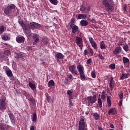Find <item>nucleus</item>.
<instances>
[{
    "label": "nucleus",
    "mask_w": 130,
    "mask_h": 130,
    "mask_svg": "<svg viewBox=\"0 0 130 130\" xmlns=\"http://www.w3.org/2000/svg\"><path fill=\"white\" fill-rule=\"evenodd\" d=\"M56 57L58 59H63V57H64V56L61 53H57L56 54Z\"/></svg>",
    "instance_id": "nucleus-25"
},
{
    "label": "nucleus",
    "mask_w": 130,
    "mask_h": 130,
    "mask_svg": "<svg viewBox=\"0 0 130 130\" xmlns=\"http://www.w3.org/2000/svg\"><path fill=\"white\" fill-rule=\"evenodd\" d=\"M16 41L18 43H24L25 42V38L24 37H17Z\"/></svg>",
    "instance_id": "nucleus-16"
},
{
    "label": "nucleus",
    "mask_w": 130,
    "mask_h": 130,
    "mask_svg": "<svg viewBox=\"0 0 130 130\" xmlns=\"http://www.w3.org/2000/svg\"><path fill=\"white\" fill-rule=\"evenodd\" d=\"M70 81H73V75H72V74L69 75L68 78H65L66 84H69Z\"/></svg>",
    "instance_id": "nucleus-17"
},
{
    "label": "nucleus",
    "mask_w": 130,
    "mask_h": 130,
    "mask_svg": "<svg viewBox=\"0 0 130 130\" xmlns=\"http://www.w3.org/2000/svg\"><path fill=\"white\" fill-rule=\"evenodd\" d=\"M86 126H87V124L85 122V119L81 118L79 121L78 130H87Z\"/></svg>",
    "instance_id": "nucleus-4"
},
{
    "label": "nucleus",
    "mask_w": 130,
    "mask_h": 130,
    "mask_svg": "<svg viewBox=\"0 0 130 130\" xmlns=\"http://www.w3.org/2000/svg\"><path fill=\"white\" fill-rule=\"evenodd\" d=\"M11 126L7 124H4L1 126L0 128L1 130H8Z\"/></svg>",
    "instance_id": "nucleus-21"
},
{
    "label": "nucleus",
    "mask_w": 130,
    "mask_h": 130,
    "mask_svg": "<svg viewBox=\"0 0 130 130\" xmlns=\"http://www.w3.org/2000/svg\"><path fill=\"white\" fill-rule=\"evenodd\" d=\"M37 119V115L36 114V113H34L32 115V120L34 122V121H36Z\"/></svg>",
    "instance_id": "nucleus-33"
},
{
    "label": "nucleus",
    "mask_w": 130,
    "mask_h": 130,
    "mask_svg": "<svg viewBox=\"0 0 130 130\" xmlns=\"http://www.w3.org/2000/svg\"><path fill=\"white\" fill-rule=\"evenodd\" d=\"M88 50H89L91 54H92V55H93V54L94 53V51H93V49H92V48H88Z\"/></svg>",
    "instance_id": "nucleus-48"
},
{
    "label": "nucleus",
    "mask_w": 130,
    "mask_h": 130,
    "mask_svg": "<svg viewBox=\"0 0 130 130\" xmlns=\"http://www.w3.org/2000/svg\"><path fill=\"white\" fill-rule=\"evenodd\" d=\"M101 95L99 94V98L98 100V103L100 108H102V100H101Z\"/></svg>",
    "instance_id": "nucleus-19"
},
{
    "label": "nucleus",
    "mask_w": 130,
    "mask_h": 130,
    "mask_svg": "<svg viewBox=\"0 0 130 130\" xmlns=\"http://www.w3.org/2000/svg\"><path fill=\"white\" fill-rule=\"evenodd\" d=\"M109 68H110V69H111V70H115V64L113 63V64H110Z\"/></svg>",
    "instance_id": "nucleus-40"
},
{
    "label": "nucleus",
    "mask_w": 130,
    "mask_h": 130,
    "mask_svg": "<svg viewBox=\"0 0 130 130\" xmlns=\"http://www.w3.org/2000/svg\"><path fill=\"white\" fill-rule=\"evenodd\" d=\"M75 42L77 45L83 44V39L79 36H77L76 38Z\"/></svg>",
    "instance_id": "nucleus-13"
},
{
    "label": "nucleus",
    "mask_w": 130,
    "mask_h": 130,
    "mask_svg": "<svg viewBox=\"0 0 130 130\" xmlns=\"http://www.w3.org/2000/svg\"><path fill=\"white\" fill-rule=\"evenodd\" d=\"M8 115L9 116V118L10 119V120L13 125H15L16 124V117H15V116L14 115V114L12 113H10L8 114Z\"/></svg>",
    "instance_id": "nucleus-9"
},
{
    "label": "nucleus",
    "mask_w": 130,
    "mask_h": 130,
    "mask_svg": "<svg viewBox=\"0 0 130 130\" xmlns=\"http://www.w3.org/2000/svg\"><path fill=\"white\" fill-rule=\"evenodd\" d=\"M76 65H71L69 67V71L74 76L78 75V71H77Z\"/></svg>",
    "instance_id": "nucleus-6"
},
{
    "label": "nucleus",
    "mask_w": 130,
    "mask_h": 130,
    "mask_svg": "<svg viewBox=\"0 0 130 130\" xmlns=\"http://www.w3.org/2000/svg\"><path fill=\"white\" fill-rule=\"evenodd\" d=\"M99 130H102V128H101V127H99Z\"/></svg>",
    "instance_id": "nucleus-62"
},
{
    "label": "nucleus",
    "mask_w": 130,
    "mask_h": 130,
    "mask_svg": "<svg viewBox=\"0 0 130 130\" xmlns=\"http://www.w3.org/2000/svg\"><path fill=\"white\" fill-rule=\"evenodd\" d=\"M18 23L22 27V29H23V31H24V33L27 37H30L32 35L31 29H35V22H31L27 24L24 23L23 20L19 19L18 20Z\"/></svg>",
    "instance_id": "nucleus-1"
},
{
    "label": "nucleus",
    "mask_w": 130,
    "mask_h": 130,
    "mask_svg": "<svg viewBox=\"0 0 130 130\" xmlns=\"http://www.w3.org/2000/svg\"><path fill=\"white\" fill-rule=\"evenodd\" d=\"M117 57H120V56L117 55Z\"/></svg>",
    "instance_id": "nucleus-64"
},
{
    "label": "nucleus",
    "mask_w": 130,
    "mask_h": 130,
    "mask_svg": "<svg viewBox=\"0 0 130 130\" xmlns=\"http://www.w3.org/2000/svg\"><path fill=\"white\" fill-rule=\"evenodd\" d=\"M116 113V110L115 108H111L108 111L109 115H114Z\"/></svg>",
    "instance_id": "nucleus-18"
},
{
    "label": "nucleus",
    "mask_w": 130,
    "mask_h": 130,
    "mask_svg": "<svg viewBox=\"0 0 130 130\" xmlns=\"http://www.w3.org/2000/svg\"><path fill=\"white\" fill-rule=\"evenodd\" d=\"M0 58L2 60H4V59H5V56H3L0 57Z\"/></svg>",
    "instance_id": "nucleus-59"
},
{
    "label": "nucleus",
    "mask_w": 130,
    "mask_h": 130,
    "mask_svg": "<svg viewBox=\"0 0 130 130\" xmlns=\"http://www.w3.org/2000/svg\"><path fill=\"white\" fill-rule=\"evenodd\" d=\"M72 28V32L75 34L79 31V27L77 25H74Z\"/></svg>",
    "instance_id": "nucleus-20"
},
{
    "label": "nucleus",
    "mask_w": 130,
    "mask_h": 130,
    "mask_svg": "<svg viewBox=\"0 0 130 130\" xmlns=\"http://www.w3.org/2000/svg\"><path fill=\"white\" fill-rule=\"evenodd\" d=\"M30 130H35V127H34V125H31V126L30 127Z\"/></svg>",
    "instance_id": "nucleus-55"
},
{
    "label": "nucleus",
    "mask_w": 130,
    "mask_h": 130,
    "mask_svg": "<svg viewBox=\"0 0 130 130\" xmlns=\"http://www.w3.org/2000/svg\"><path fill=\"white\" fill-rule=\"evenodd\" d=\"M16 9V5L14 4H11L8 5L7 7L5 9L4 13L6 15H10L11 12L13 10H15Z\"/></svg>",
    "instance_id": "nucleus-5"
},
{
    "label": "nucleus",
    "mask_w": 130,
    "mask_h": 130,
    "mask_svg": "<svg viewBox=\"0 0 130 130\" xmlns=\"http://www.w3.org/2000/svg\"><path fill=\"white\" fill-rule=\"evenodd\" d=\"M110 2H111V3H113L112 0H103V4L104 6L106 7V8H108V9H107V11H108V12H111L112 11H113L114 8L113 5H110L109 4Z\"/></svg>",
    "instance_id": "nucleus-2"
},
{
    "label": "nucleus",
    "mask_w": 130,
    "mask_h": 130,
    "mask_svg": "<svg viewBox=\"0 0 130 130\" xmlns=\"http://www.w3.org/2000/svg\"><path fill=\"white\" fill-rule=\"evenodd\" d=\"M2 39L7 41V40H10V38L8 37V36L3 35L2 36Z\"/></svg>",
    "instance_id": "nucleus-34"
},
{
    "label": "nucleus",
    "mask_w": 130,
    "mask_h": 130,
    "mask_svg": "<svg viewBox=\"0 0 130 130\" xmlns=\"http://www.w3.org/2000/svg\"><path fill=\"white\" fill-rule=\"evenodd\" d=\"M16 58H21V57H23V54L21 53H17L15 55Z\"/></svg>",
    "instance_id": "nucleus-38"
},
{
    "label": "nucleus",
    "mask_w": 130,
    "mask_h": 130,
    "mask_svg": "<svg viewBox=\"0 0 130 130\" xmlns=\"http://www.w3.org/2000/svg\"><path fill=\"white\" fill-rule=\"evenodd\" d=\"M80 11L82 12V14H88L90 12V8L85 7V6H82L80 8Z\"/></svg>",
    "instance_id": "nucleus-11"
},
{
    "label": "nucleus",
    "mask_w": 130,
    "mask_h": 130,
    "mask_svg": "<svg viewBox=\"0 0 130 130\" xmlns=\"http://www.w3.org/2000/svg\"><path fill=\"white\" fill-rule=\"evenodd\" d=\"M67 94L69 96V100H71V99H72V91L71 90H68L67 91Z\"/></svg>",
    "instance_id": "nucleus-41"
},
{
    "label": "nucleus",
    "mask_w": 130,
    "mask_h": 130,
    "mask_svg": "<svg viewBox=\"0 0 130 130\" xmlns=\"http://www.w3.org/2000/svg\"><path fill=\"white\" fill-rule=\"evenodd\" d=\"M69 106L70 107H72L73 106V103H72V101H70L69 102Z\"/></svg>",
    "instance_id": "nucleus-54"
},
{
    "label": "nucleus",
    "mask_w": 130,
    "mask_h": 130,
    "mask_svg": "<svg viewBox=\"0 0 130 130\" xmlns=\"http://www.w3.org/2000/svg\"><path fill=\"white\" fill-rule=\"evenodd\" d=\"M130 76V73H122L120 77V80L127 79Z\"/></svg>",
    "instance_id": "nucleus-15"
},
{
    "label": "nucleus",
    "mask_w": 130,
    "mask_h": 130,
    "mask_svg": "<svg viewBox=\"0 0 130 130\" xmlns=\"http://www.w3.org/2000/svg\"><path fill=\"white\" fill-rule=\"evenodd\" d=\"M88 103H90L91 104H94L96 101V95H94L93 96H89L87 97V99Z\"/></svg>",
    "instance_id": "nucleus-7"
},
{
    "label": "nucleus",
    "mask_w": 130,
    "mask_h": 130,
    "mask_svg": "<svg viewBox=\"0 0 130 130\" xmlns=\"http://www.w3.org/2000/svg\"><path fill=\"white\" fill-rule=\"evenodd\" d=\"M110 127H111V128H114V125H113V124H111L110 125Z\"/></svg>",
    "instance_id": "nucleus-60"
},
{
    "label": "nucleus",
    "mask_w": 130,
    "mask_h": 130,
    "mask_svg": "<svg viewBox=\"0 0 130 130\" xmlns=\"http://www.w3.org/2000/svg\"><path fill=\"white\" fill-rule=\"evenodd\" d=\"M43 43L45 45H47V44H48V41L47 40L46 41H42Z\"/></svg>",
    "instance_id": "nucleus-50"
},
{
    "label": "nucleus",
    "mask_w": 130,
    "mask_h": 130,
    "mask_svg": "<svg viewBox=\"0 0 130 130\" xmlns=\"http://www.w3.org/2000/svg\"><path fill=\"white\" fill-rule=\"evenodd\" d=\"M47 100L50 103H52V100L49 96L47 97Z\"/></svg>",
    "instance_id": "nucleus-47"
},
{
    "label": "nucleus",
    "mask_w": 130,
    "mask_h": 130,
    "mask_svg": "<svg viewBox=\"0 0 130 130\" xmlns=\"http://www.w3.org/2000/svg\"><path fill=\"white\" fill-rule=\"evenodd\" d=\"M70 22L75 23V18H72Z\"/></svg>",
    "instance_id": "nucleus-57"
},
{
    "label": "nucleus",
    "mask_w": 130,
    "mask_h": 130,
    "mask_svg": "<svg viewBox=\"0 0 130 130\" xmlns=\"http://www.w3.org/2000/svg\"><path fill=\"white\" fill-rule=\"evenodd\" d=\"M69 26H70V28H72L74 27V26H76V25H75V22H70L69 24Z\"/></svg>",
    "instance_id": "nucleus-44"
},
{
    "label": "nucleus",
    "mask_w": 130,
    "mask_h": 130,
    "mask_svg": "<svg viewBox=\"0 0 130 130\" xmlns=\"http://www.w3.org/2000/svg\"><path fill=\"white\" fill-rule=\"evenodd\" d=\"M77 20L81 19H87V15L86 14H79L77 18Z\"/></svg>",
    "instance_id": "nucleus-22"
},
{
    "label": "nucleus",
    "mask_w": 130,
    "mask_h": 130,
    "mask_svg": "<svg viewBox=\"0 0 130 130\" xmlns=\"http://www.w3.org/2000/svg\"><path fill=\"white\" fill-rule=\"evenodd\" d=\"M123 49L126 51V52H127L129 50V48H128V45H125L124 46H123Z\"/></svg>",
    "instance_id": "nucleus-37"
},
{
    "label": "nucleus",
    "mask_w": 130,
    "mask_h": 130,
    "mask_svg": "<svg viewBox=\"0 0 130 130\" xmlns=\"http://www.w3.org/2000/svg\"><path fill=\"white\" fill-rule=\"evenodd\" d=\"M88 50H87V49H85V50H84V54L85 55H88Z\"/></svg>",
    "instance_id": "nucleus-51"
},
{
    "label": "nucleus",
    "mask_w": 130,
    "mask_h": 130,
    "mask_svg": "<svg viewBox=\"0 0 130 130\" xmlns=\"http://www.w3.org/2000/svg\"><path fill=\"white\" fill-rule=\"evenodd\" d=\"M79 47L80 48V49H83V44H81V45H78Z\"/></svg>",
    "instance_id": "nucleus-56"
},
{
    "label": "nucleus",
    "mask_w": 130,
    "mask_h": 130,
    "mask_svg": "<svg viewBox=\"0 0 130 130\" xmlns=\"http://www.w3.org/2000/svg\"><path fill=\"white\" fill-rule=\"evenodd\" d=\"M89 41L94 49H97V44L94 42V39L92 38L89 37Z\"/></svg>",
    "instance_id": "nucleus-12"
},
{
    "label": "nucleus",
    "mask_w": 130,
    "mask_h": 130,
    "mask_svg": "<svg viewBox=\"0 0 130 130\" xmlns=\"http://www.w3.org/2000/svg\"><path fill=\"white\" fill-rule=\"evenodd\" d=\"M93 117H94L95 120H98V119L99 118V114L98 113H94L93 114Z\"/></svg>",
    "instance_id": "nucleus-36"
},
{
    "label": "nucleus",
    "mask_w": 130,
    "mask_h": 130,
    "mask_svg": "<svg viewBox=\"0 0 130 130\" xmlns=\"http://www.w3.org/2000/svg\"><path fill=\"white\" fill-rule=\"evenodd\" d=\"M49 1L51 3V4H52V5H54V6H56V5H57V3H58L57 0H49Z\"/></svg>",
    "instance_id": "nucleus-32"
},
{
    "label": "nucleus",
    "mask_w": 130,
    "mask_h": 130,
    "mask_svg": "<svg viewBox=\"0 0 130 130\" xmlns=\"http://www.w3.org/2000/svg\"><path fill=\"white\" fill-rule=\"evenodd\" d=\"M30 101H31L32 103H34V100H33V99H30Z\"/></svg>",
    "instance_id": "nucleus-61"
},
{
    "label": "nucleus",
    "mask_w": 130,
    "mask_h": 130,
    "mask_svg": "<svg viewBox=\"0 0 130 130\" xmlns=\"http://www.w3.org/2000/svg\"><path fill=\"white\" fill-rule=\"evenodd\" d=\"M32 38L34 39V45H37V43L39 42V36L36 34H35L32 36Z\"/></svg>",
    "instance_id": "nucleus-10"
},
{
    "label": "nucleus",
    "mask_w": 130,
    "mask_h": 130,
    "mask_svg": "<svg viewBox=\"0 0 130 130\" xmlns=\"http://www.w3.org/2000/svg\"><path fill=\"white\" fill-rule=\"evenodd\" d=\"M121 105H122V100H120L119 103V106H121Z\"/></svg>",
    "instance_id": "nucleus-53"
},
{
    "label": "nucleus",
    "mask_w": 130,
    "mask_h": 130,
    "mask_svg": "<svg viewBox=\"0 0 130 130\" xmlns=\"http://www.w3.org/2000/svg\"><path fill=\"white\" fill-rule=\"evenodd\" d=\"M92 59H91V58L88 59L86 61L87 64H90V63H92Z\"/></svg>",
    "instance_id": "nucleus-43"
},
{
    "label": "nucleus",
    "mask_w": 130,
    "mask_h": 130,
    "mask_svg": "<svg viewBox=\"0 0 130 130\" xmlns=\"http://www.w3.org/2000/svg\"><path fill=\"white\" fill-rule=\"evenodd\" d=\"M77 70L79 73V75L80 78L82 81H84L85 79H86V76H85V73L84 71H85V68L82 65H78L77 66Z\"/></svg>",
    "instance_id": "nucleus-3"
},
{
    "label": "nucleus",
    "mask_w": 130,
    "mask_h": 130,
    "mask_svg": "<svg viewBox=\"0 0 130 130\" xmlns=\"http://www.w3.org/2000/svg\"><path fill=\"white\" fill-rule=\"evenodd\" d=\"M28 85H29V87H30L31 90H32V91H34V90L36 89V86H35V85L34 84H32V83L30 81L28 82Z\"/></svg>",
    "instance_id": "nucleus-26"
},
{
    "label": "nucleus",
    "mask_w": 130,
    "mask_h": 130,
    "mask_svg": "<svg viewBox=\"0 0 130 130\" xmlns=\"http://www.w3.org/2000/svg\"><path fill=\"white\" fill-rule=\"evenodd\" d=\"M117 45H118V46H122V43H118Z\"/></svg>",
    "instance_id": "nucleus-58"
},
{
    "label": "nucleus",
    "mask_w": 130,
    "mask_h": 130,
    "mask_svg": "<svg viewBox=\"0 0 130 130\" xmlns=\"http://www.w3.org/2000/svg\"><path fill=\"white\" fill-rule=\"evenodd\" d=\"M119 98H120V100H121L122 99V98H123V94L122 93H121L119 95Z\"/></svg>",
    "instance_id": "nucleus-52"
},
{
    "label": "nucleus",
    "mask_w": 130,
    "mask_h": 130,
    "mask_svg": "<svg viewBox=\"0 0 130 130\" xmlns=\"http://www.w3.org/2000/svg\"><path fill=\"white\" fill-rule=\"evenodd\" d=\"M6 100L4 98H1L0 100V110H5L6 109Z\"/></svg>",
    "instance_id": "nucleus-8"
},
{
    "label": "nucleus",
    "mask_w": 130,
    "mask_h": 130,
    "mask_svg": "<svg viewBox=\"0 0 130 130\" xmlns=\"http://www.w3.org/2000/svg\"><path fill=\"white\" fill-rule=\"evenodd\" d=\"M98 57L100 58V59H101L102 60H103L104 59V57H103V56H102V54L101 53L98 55Z\"/></svg>",
    "instance_id": "nucleus-45"
},
{
    "label": "nucleus",
    "mask_w": 130,
    "mask_h": 130,
    "mask_svg": "<svg viewBox=\"0 0 130 130\" xmlns=\"http://www.w3.org/2000/svg\"><path fill=\"white\" fill-rule=\"evenodd\" d=\"M122 60H123V63H127V62H128V61H129V59H128V58H127L125 57H123Z\"/></svg>",
    "instance_id": "nucleus-35"
},
{
    "label": "nucleus",
    "mask_w": 130,
    "mask_h": 130,
    "mask_svg": "<svg viewBox=\"0 0 130 130\" xmlns=\"http://www.w3.org/2000/svg\"><path fill=\"white\" fill-rule=\"evenodd\" d=\"M5 30V26H0V32L3 33L4 32V30Z\"/></svg>",
    "instance_id": "nucleus-46"
},
{
    "label": "nucleus",
    "mask_w": 130,
    "mask_h": 130,
    "mask_svg": "<svg viewBox=\"0 0 130 130\" xmlns=\"http://www.w3.org/2000/svg\"><path fill=\"white\" fill-rule=\"evenodd\" d=\"M80 25H82L83 27H85L88 25V21L86 20H82L80 23Z\"/></svg>",
    "instance_id": "nucleus-24"
},
{
    "label": "nucleus",
    "mask_w": 130,
    "mask_h": 130,
    "mask_svg": "<svg viewBox=\"0 0 130 130\" xmlns=\"http://www.w3.org/2000/svg\"><path fill=\"white\" fill-rule=\"evenodd\" d=\"M5 54H7V55L11 54V52H10V51H9V50L5 51Z\"/></svg>",
    "instance_id": "nucleus-49"
},
{
    "label": "nucleus",
    "mask_w": 130,
    "mask_h": 130,
    "mask_svg": "<svg viewBox=\"0 0 130 130\" xmlns=\"http://www.w3.org/2000/svg\"><path fill=\"white\" fill-rule=\"evenodd\" d=\"M106 97V92L105 91H103L102 92L101 99H102V100H105Z\"/></svg>",
    "instance_id": "nucleus-31"
},
{
    "label": "nucleus",
    "mask_w": 130,
    "mask_h": 130,
    "mask_svg": "<svg viewBox=\"0 0 130 130\" xmlns=\"http://www.w3.org/2000/svg\"><path fill=\"white\" fill-rule=\"evenodd\" d=\"M91 76L93 79H95V78H96V74H95V71H92L91 73Z\"/></svg>",
    "instance_id": "nucleus-42"
},
{
    "label": "nucleus",
    "mask_w": 130,
    "mask_h": 130,
    "mask_svg": "<svg viewBox=\"0 0 130 130\" xmlns=\"http://www.w3.org/2000/svg\"><path fill=\"white\" fill-rule=\"evenodd\" d=\"M113 78H111V80H110V84H109V86H110V89H111V90H112V89H113Z\"/></svg>",
    "instance_id": "nucleus-30"
},
{
    "label": "nucleus",
    "mask_w": 130,
    "mask_h": 130,
    "mask_svg": "<svg viewBox=\"0 0 130 130\" xmlns=\"http://www.w3.org/2000/svg\"><path fill=\"white\" fill-rule=\"evenodd\" d=\"M41 27V25L40 24H38L36 22H35V29H38Z\"/></svg>",
    "instance_id": "nucleus-39"
},
{
    "label": "nucleus",
    "mask_w": 130,
    "mask_h": 130,
    "mask_svg": "<svg viewBox=\"0 0 130 130\" xmlns=\"http://www.w3.org/2000/svg\"><path fill=\"white\" fill-rule=\"evenodd\" d=\"M121 52V47H117L115 50L113 51V54L114 55H117V54H119Z\"/></svg>",
    "instance_id": "nucleus-14"
},
{
    "label": "nucleus",
    "mask_w": 130,
    "mask_h": 130,
    "mask_svg": "<svg viewBox=\"0 0 130 130\" xmlns=\"http://www.w3.org/2000/svg\"><path fill=\"white\" fill-rule=\"evenodd\" d=\"M6 74L8 77H9L10 78V80H12V79L11 78L13 76V72H12V71L10 69L6 70Z\"/></svg>",
    "instance_id": "nucleus-23"
},
{
    "label": "nucleus",
    "mask_w": 130,
    "mask_h": 130,
    "mask_svg": "<svg viewBox=\"0 0 130 130\" xmlns=\"http://www.w3.org/2000/svg\"><path fill=\"white\" fill-rule=\"evenodd\" d=\"M110 96H107V102L109 107H110V106H111V101H110Z\"/></svg>",
    "instance_id": "nucleus-28"
},
{
    "label": "nucleus",
    "mask_w": 130,
    "mask_h": 130,
    "mask_svg": "<svg viewBox=\"0 0 130 130\" xmlns=\"http://www.w3.org/2000/svg\"><path fill=\"white\" fill-rule=\"evenodd\" d=\"M85 114H86L87 115H88V114H89V112H86V113H85Z\"/></svg>",
    "instance_id": "nucleus-63"
},
{
    "label": "nucleus",
    "mask_w": 130,
    "mask_h": 130,
    "mask_svg": "<svg viewBox=\"0 0 130 130\" xmlns=\"http://www.w3.org/2000/svg\"><path fill=\"white\" fill-rule=\"evenodd\" d=\"M54 81L53 80H51L48 82V87H52L54 86Z\"/></svg>",
    "instance_id": "nucleus-29"
},
{
    "label": "nucleus",
    "mask_w": 130,
    "mask_h": 130,
    "mask_svg": "<svg viewBox=\"0 0 130 130\" xmlns=\"http://www.w3.org/2000/svg\"><path fill=\"white\" fill-rule=\"evenodd\" d=\"M100 46L101 49H105V48H106V45H105L103 41L100 43Z\"/></svg>",
    "instance_id": "nucleus-27"
}]
</instances>
